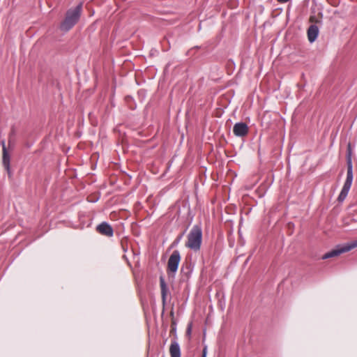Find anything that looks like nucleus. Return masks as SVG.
<instances>
[{
  "label": "nucleus",
  "mask_w": 357,
  "mask_h": 357,
  "mask_svg": "<svg viewBox=\"0 0 357 357\" xmlns=\"http://www.w3.org/2000/svg\"><path fill=\"white\" fill-rule=\"evenodd\" d=\"M82 13V4L79 3L70 8L65 13L63 20L60 22L59 29L63 33L71 30L79 22Z\"/></svg>",
  "instance_id": "f257e3e1"
},
{
  "label": "nucleus",
  "mask_w": 357,
  "mask_h": 357,
  "mask_svg": "<svg viewBox=\"0 0 357 357\" xmlns=\"http://www.w3.org/2000/svg\"><path fill=\"white\" fill-rule=\"evenodd\" d=\"M346 160L347 165V178L341 192L337 197L339 202H342L346 199L353 182V165H352V149L351 144L349 143L347 149Z\"/></svg>",
  "instance_id": "f03ea898"
},
{
  "label": "nucleus",
  "mask_w": 357,
  "mask_h": 357,
  "mask_svg": "<svg viewBox=\"0 0 357 357\" xmlns=\"http://www.w3.org/2000/svg\"><path fill=\"white\" fill-rule=\"evenodd\" d=\"M202 242V229L199 225H195L188 235L185 246L195 252L200 250Z\"/></svg>",
  "instance_id": "7ed1b4c3"
},
{
  "label": "nucleus",
  "mask_w": 357,
  "mask_h": 357,
  "mask_svg": "<svg viewBox=\"0 0 357 357\" xmlns=\"http://www.w3.org/2000/svg\"><path fill=\"white\" fill-rule=\"evenodd\" d=\"M356 247H357V240H355L354 241L348 243L345 245H337L335 249L324 254L322 256L321 259H327L329 258L337 257V256L340 255V254L346 252H349L351 250H352Z\"/></svg>",
  "instance_id": "20e7f679"
},
{
  "label": "nucleus",
  "mask_w": 357,
  "mask_h": 357,
  "mask_svg": "<svg viewBox=\"0 0 357 357\" xmlns=\"http://www.w3.org/2000/svg\"><path fill=\"white\" fill-rule=\"evenodd\" d=\"M181 255L178 250H174L167 261V271L175 274L178 268Z\"/></svg>",
  "instance_id": "39448f33"
},
{
  "label": "nucleus",
  "mask_w": 357,
  "mask_h": 357,
  "mask_svg": "<svg viewBox=\"0 0 357 357\" xmlns=\"http://www.w3.org/2000/svg\"><path fill=\"white\" fill-rule=\"evenodd\" d=\"M8 146L4 147L3 151H2V165L8 174V178H12L13 172L10 167V153L8 151ZM10 149H12L13 147Z\"/></svg>",
  "instance_id": "423d86ee"
},
{
  "label": "nucleus",
  "mask_w": 357,
  "mask_h": 357,
  "mask_svg": "<svg viewBox=\"0 0 357 357\" xmlns=\"http://www.w3.org/2000/svg\"><path fill=\"white\" fill-rule=\"evenodd\" d=\"M248 126L244 122L236 123L233 127V132L236 137H243L248 135Z\"/></svg>",
  "instance_id": "0eeeda50"
},
{
  "label": "nucleus",
  "mask_w": 357,
  "mask_h": 357,
  "mask_svg": "<svg viewBox=\"0 0 357 357\" xmlns=\"http://www.w3.org/2000/svg\"><path fill=\"white\" fill-rule=\"evenodd\" d=\"M96 231L105 236L112 237L114 235L112 227L107 222H102L96 227Z\"/></svg>",
  "instance_id": "6e6552de"
},
{
  "label": "nucleus",
  "mask_w": 357,
  "mask_h": 357,
  "mask_svg": "<svg viewBox=\"0 0 357 357\" xmlns=\"http://www.w3.org/2000/svg\"><path fill=\"white\" fill-rule=\"evenodd\" d=\"M319 33V26L316 24H311L307 30V35L309 42L311 43H314L317 40Z\"/></svg>",
  "instance_id": "1a4fd4ad"
},
{
  "label": "nucleus",
  "mask_w": 357,
  "mask_h": 357,
  "mask_svg": "<svg viewBox=\"0 0 357 357\" xmlns=\"http://www.w3.org/2000/svg\"><path fill=\"white\" fill-rule=\"evenodd\" d=\"M160 286L161 289V297L163 305H165L167 296L169 293V289L166 284L165 280L163 276L160 277Z\"/></svg>",
  "instance_id": "9d476101"
},
{
  "label": "nucleus",
  "mask_w": 357,
  "mask_h": 357,
  "mask_svg": "<svg viewBox=\"0 0 357 357\" xmlns=\"http://www.w3.org/2000/svg\"><path fill=\"white\" fill-rule=\"evenodd\" d=\"M169 353L171 357H181L180 346L176 340L172 341L169 347Z\"/></svg>",
  "instance_id": "9b49d317"
},
{
  "label": "nucleus",
  "mask_w": 357,
  "mask_h": 357,
  "mask_svg": "<svg viewBox=\"0 0 357 357\" xmlns=\"http://www.w3.org/2000/svg\"><path fill=\"white\" fill-rule=\"evenodd\" d=\"M323 13L321 12L318 13L317 15H312L309 18V21L312 24L319 25L322 24Z\"/></svg>",
  "instance_id": "f8f14e48"
},
{
  "label": "nucleus",
  "mask_w": 357,
  "mask_h": 357,
  "mask_svg": "<svg viewBox=\"0 0 357 357\" xmlns=\"http://www.w3.org/2000/svg\"><path fill=\"white\" fill-rule=\"evenodd\" d=\"M15 129L13 128L9 134V139H8V148L13 147V146H14V142H13L12 138L15 136Z\"/></svg>",
  "instance_id": "ddd939ff"
},
{
  "label": "nucleus",
  "mask_w": 357,
  "mask_h": 357,
  "mask_svg": "<svg viewBox=\"0 0 357 357\" xmlns=\"http://www.w3.org/2000/svg\"><path fill=\"white\" fill-rule=\"evenodd\" d=\"M191 332H192V326H191V324H189L187 328V330H186V335L190 337L191 335Z\"/></svg>",
  "instance_id": "4468645a"
},
{
  "label": "nucleus",
  "mask_w": 357,
  "mask_h": 357,
  "mask_svg": "<svg viewBox=\"0 0 357 357\" xmlns=\"http://www.w3.org/2000/svg\"><path fill=\"white\" fill-rule=\"evenodd\" d=\"M183 234L178 236L176 239L174 241L173 245H175L179 243L181 239L182 238Z\"/></svg>",
  "instance_id": "2eb2a0df"
},
{
  "label": "nucleus",
  "mask_w": 357,
  "mask_h": 357,
  "mask_svg": "<svg viewBox=\"0 0 357 357\" xmlns=\"http://www.w3.org/2000/svg\"><path fill=\"white\" fill-rule=\"evenodd\" d=\"M206 353H207V349H206V347H204L202 351V357H206Z\"/></svg>",
  "instance_id": "dca6fc26"
},
{
  "label": "nucleus",
  "mask_w": 357,
  "mask_h": 357,
  "mask_svg": "<svg viewBox=\"0 0 357 357\" xmlns=\"http://www.w3.org/2000/svg\"><path fill=\"white\" fill-rule=\"evenodd\" d=\"M1 145H2V151H3V148H4V147H7V146H6L5 141H4V140H2V141L1 142Z\"/></svg>",
  "instance_id": "f3484780"
},
{
  "label": "nucleus",
  "mask_w": 357,
  "mask_h": 357,
  "mask_svg": "<svg viewBox=\"0 0 357 357\" xmlns=\"http://www.w3.org/2000/svg\"><path fill=\"white\" fill-rule=\"evenodd\" d=\"M181 273H184V274H186V273H185V267H184V266H183L181 267Z\"/></svg>",
  "instance_id": "a211bd4d"
},
{
  "label": "nucleus",
  "mask_w": 357,
  "mask_h": 357,
  "mask_svg": "<svg viewBox=\"0 0 357 357\" xmlns=\"http://www.w3.org/2000/svg\"><path fill=\"white\" fill-rule=\"evenodd\" d=\"M132 99V97H130V96H127V97H126V100H127V101H128V100H131Z\"/></svg>",
  "instance_id": "6ab92c4d"
},
{
  "label": "nucleus",
  "mask_w": 357,
  "mask_h": 357,
  "mask_svg": "<svg viewBox=\"0 0 357 357\" xmlns=\"http://www.w3.org/2000/svg\"><path fill=\"white\" fill-rule=\"evenodd\" d=\"M186 268L188 270V272L190 271V265H188L186 266Z\"/></svg>",
  "instance_id": "aec40b11"
}]
</instances>
